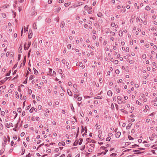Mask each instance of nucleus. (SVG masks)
Here are the masks:
<instances>
[{
	"mask_svg": "<svg viewBox=\"0 0 157 157\" xmlns=\"http://www.w3.org/2000/svg\"><path fill=\"white\" fill-rule=\"evenodd\" d=\"M33 35L32 32L31 30H29L28 34V38L29 39L32 38Z\"/></svg>",
	"mask_w": 157,
	"mask_h": 157,
	"instance_id": "f257e3e1",
	"label": "nucleus"
},
{
	"mask_svg": "<svg viewBox=\"0 0 157 157\" xmlns=\"http://www.w3.org/2000/svg\"><path fill=\"white\" fill-rule=\"evenodd\" d=\"M7 139L5 137V140H4V141L2 143V146L3 147H5V145L6 144L7 141Z\"/></svg>",
	"mask_w": 157,
	"mask_h": 157,
	"instance_id": "f03ea898",
	"label": "nucleus"
},
{
	"mask_svg": "<svg viewBox=\"0 0 157 157\" xmlns=\"http://www.w3.org/2000/svg\"><path fill=\"white\" fill-rule=\"evenodd\" d=\"M121 135V132H118L115 135L116 137L119 138Z\"/></svg>",
	"mask_w": 157,
	"mask_h": 157,
	"instance_id": "7ed1b4c3",
	"label": "nucleus"
},
{
	"mask_svg": "<svg viewBox=\"0 0 157 157\" xmlns=\"http://www.w3.org/2000/svg\"><path fill=\"white\" fill-rule=\"evenodd\" d=\"M155 136V133L153 134L151 136L149 137V139L150 140H152L153 138Z\"/></svg>",
	"mask_w": 157,
	"mask_h": 157,
	"instance_id": "20e7f679",
	"label": "nucleus"
},
{
	"mask_svg": "<svg viewBox=\"0 0 157 157\" xmlns=\"http://www.w3.org/2000/svg\"><path fill=\"white\" fill-rule=\"evenodd\" d=\"M58 145L59 146H64L65 145V143L63 141H62L60 142H59L58 144Z\"/></svg>",
	"mask_w": 157,
	"mask_h": 157,
	"instance_id": "39448f33",
	"label": "nucleus"
},
{
	"mask_svg": "<svg viewBox=\"0 0 157 157\" xmlns=\"http://www.w3.org/2000/svg\"><path fill=\"white\" fill-rule=\"evenodd\" d=\"M67 93L69 96H72V92L69 89H67Z\"/></svg>",
	"mask_w": 157,
	"mask_h": 157,
	"instance_id": "423d86ee",
	"label": "nucleus"
},
{
	"mask_svg": "<svg viewBox=\"0 0 157 157\" xmlns=\"http://www.w3.org/2000/svg\"><path fill=\"white\" fill-rule=\"evenodd\" d=\"M107 94L109 96H111L112 95V92L111 90H109L107 92Z\"/></svg>",
	"mask_w": 157,
	"mask_h": 157,
	"instance_id": "0eeeda50",
	"label": "nucleus"
},
{
	"mask_svg": "<svg viewBox=\"0 0 157 157\" xmlns=\"http://www.w3.org/2000/svg\"><path fill=\"white\" fill-rule=\"evenodd\" d=\"M65 25V22L63 21H62L60 24V27L61 28L63 27Z\"/></svg>",
	"mask_w": 157,
	"mask_h": 157,
	"instance_id": "6e6552de",
	"label": "nucleus"
},
{
	"mask_svg": "<svg viewBox=\"0 0 157 157\" xmlns=\"http://www.w3.org/2000/svg\"><path fill=\"white\" fill-rule=\"evenodd\" d=\"M33 28L34 29H36L37 28L36 23V22H34L33 24Z\"/></svg>",
	"mask_w": 157,
	"mask_h": 157,
	"instance_id": "1a4fd4ad",
	"label": "nucleus"
},
{
	"mask_svg": "<svg viewBox=\"0 0 157 157\" xmlns=\"http://www.w3.org/2000/svg\"><path fill=\"white\" fill-rule=\"evenodd\" d=\"M79 65L82 68H84L85 67V66L82 65V63L80 62L79 63Z\"/></svg>",
	"mask_w": 157,
	"mask_h": 157,
	"instance_id": "9d476101",
	"label": "nucleus"
},
{
	"mask_svg": "<svg viewBox=\"0 0 157 157\" xmlns=\"http://www.w3.org/2000/svg\"><path fill=\"white\" fill-rule=\"evenodd\" d=\"M97 16L99 17H101L102 16V14L101 13L99 12L97 14Z\"/></svg>",
	"mask_w": 157,
	"mask_h": 157,
	"instance_id": "9b49d317",
	"label": "nucleus"
},
{
	"mask_svg": "<svg viewBox=\"0 0 157 157\" xmlns=\"http://www.w3.org/2000/svg\"><path fill=\"white\" fill-rule=\"evenodd\" d=\"M102 98V96H98L94 98V99H101Z\"/></svg>",
	"mask_w": 157,
	"mask_h": 157,
	"instance_id": "f8f14e48",
	"label": "nucleus"
},
{
	"mask_svg": "<svg viewBox=\"0 0 157 157\" xmlns=\"http://www.w3.org/2000/svg\"><path fill=\"white\" fill-rule=\"evenodd\" d=\"M19 53H21L22 52V46H20L19 48Z\"/></svg>",
	"mask_w": 157,
	"mask_h": 157,
	"instance_id": "ddd939ff",
	"label": "nucleus"
},
{
	"mask_svg": "<svg viewBox=\"0 0 157 157\" xmlns=\"http://www.w3.org/2000/svg\"><path fill=\"white\" fill-rule=\"evenodd\" d=\"M132 124L131 123H129L128 125L126 127V129H129L130 127H131Z\"/></svg>",
	"mask_w": 157,
	"mask_h": 157,
	"instance_id": "4468645a",
	"label": "nucleus"
},
{
	"mask_svg": "<svg viewBox=\"0 0 157 157\" xmlns=\"http://www.w3.org/2000/svg\"><path fill=\"white\" fill-rule=\"evenodd\" d=\"M26 56H25L24 57V59L23 61V66H24L25 65V63H26Z\"/></svg>",
	"mask_w": 157,
	"mask_h": 157,
	"instance_id": "2eb2a0df",
	"label": "nucleus"
},
{
	"mask_svg": "<svg viewBox=\"0 0 157 157\" xmlns=\"http://www.w3.org/2000/svg\"><path fill=\"white\" fill-rule=\"evenodd\" d=\"M33 70L34 71V73L36 75L38 74V71H37L35 68H33Z\"/></svg>",
	"mask_w": 157,
	"mask_h": 157,
	"instance_id": "dca6fc26",
	"label": "nucleus"
},
{
	"mask_svg": "<svg viewBox=\"0 0 157 157\" xmlns=\"http://www.w3.org/2000/svg\"><path fill=\"white\" fill-rule=\"evenodd\" d=\"M145 9L147 10H150V8L149 6H147L145 8Z\"/></svg>",
	"mask_w": 157,
	"mask_h": 157,
	"instance_id": "f3484780",
	"label": "nucleus"
},
{
	"mask_svg": "<svg viewBox=\"0 0 157 157\" xmlns=\"http://www.w3.org/2000/svg\"><path fill=\"white\" fill-rule=\"evenodd\" d=\"M5 149L4 148H2L1 149L0 151V155H2V153H3L5 151Z\"/></svg>",
	"mask_w": 157,
	"mask_h": 157,
	"instance_id": "a211bd4d",
	"label": "nucleus"
},
{
	"mask_svg": "<svg viewBox=\"0 0 157 157\" xmlns=\"http://www.w3.org/2000/svg\"><path fill=\"white\" fill-rule=\"evenodd\" d=\"M111 25L113 27H114L115 26V28H116L117 27V25H115V23H111Z\"/></svg>",
	"mask_w": 157,
	"mask_h": 157,
	"instance_id": "6ab92c4d",
	"label": "nucleus"
},
{
	"mask_svg": "<svg viewBox=\"0 0 157 157\" xmlns=\"http://www.w3.org/2000/svg\"><path fill=\"white\" fill-rule=\"evenodd\" d=\"M126 102L124 100L123 101H121L120 102H119V101H118V103L119 104H121L122 103L123 104L125 103Z\"/></svg>",
	"mask_w": 157,
	"mask_h": 157,
	"instance_id": "aec40b11",
	"label": "nucleus"
},
{
	"mask_svg": "<svg viewBox=\"0 0 157 157\" xmlns=\"http://www.w3.org/2000/svg\"><path fill=\"white\" fill-rule=\"evenodd\" d=\"M117 154L115 153H113L110 155V156H113V157H115L117 155Z\"/></svg>",
	"mask_w": 157,
	"mask_h": 157,
	"instance_id": "412c9836",
	"label": "nucleus"
},
{
	"mask_svg": "<svg viewBox=\"0 0 157 157\" xmlns=\"http://www.w3.org/2000/svg\"><path fill=\"white\" fill-rule=\"evenodd\" d=\"M71 110L74 112V107L73 106V105L72 104H71Z\"/></svg>",
	"mask_w": 157,
	"mask_h": 157,
	"instance_id": "4be33fe9",
	"label": "nucleus"
},
{
	"mask_svg": "<svg viewBox=\"0 0 157 157\" xmlns=\"http://www.w3.org/2000/svg\"><path fill=\"white\" fill-rule=\"evenodd\" d=\"M71 45L70 44H69L67 46V48L68 49H70L71 48Z\"/></svg>",
	"mask_w": 157,
	"mask_h": 157,
	"instance_id": "5701e85b",
	"label": "nucleus"
},
{
	"mask_svg": "<svg viewBox=\"0 0 157 157\" xmlns=\"http://www.w3.org/2000/svg\"><path fill=\"white\" fill-rule=\"evenodd\" d=\"M26 43H25V44H24V48L25 50H27L29 48L28 47L27 48V47H26Z\"/></svg>",
	"mask_w": 157,
	"mask_h": 157,
	"instance_id": "b1692460",
	"label": "nucleus"
},
{
	"mask_svg": "<svg viewBox=\"0 0 157 157\" xmlns=\"http://www.w3.org/2000/svg\"><path fill=\"white\" fill-rule=\"evenodd\" d=\"M151 30L153 31V30H155L156 31H157V27H155V28L153 27L151 29Z\"/></svg>",
	"mask_w": 157,
	"mask_h": 157,
	"instance_id": "393cba45",
	"label": "nucleus"
},
{
	"mask_svg": "<svg viewBox=\"0 0 157 157\" xmlns=\"http://www.w3.org/2000/svg\"><path fill=\"white\" fill-rule=\"evenodd\" d=\"M31 44V42L29 41L28 43V47L29 48Z\"/></svg>",
	"mask_w": 157,
	"mask_h": 157,
	"instance_id": "a878e982",
	"label": "nucleus"
},
{
	"mask_svg": "<svg viewBox=\"0 0 157 157\" xmlns=\"http://www.w3.org/2000/svg\"><path fill=\"white\" fill-rule=\"evenodd\" d=\"M34 76L33 75H31L29 77V80H31L34 78Z\"/></svg>",
	"mask_w": 157,
	"mask_h": 157,
	"instance_id": "bb28decb",
	"label": "nucleus"
},
{
	"mask_svg": "<svg viewBox=\"0 0 157 157\" xmlns=\"http://www.w3.org/2000/svg\"><path fill=\"white\" fill-rule=\"evenodd\" d=\"M58 72L60 74H62V70L61 69H60L58 70Z\"/></svg>",
	"mask_w": 157,
	"mask_h": 157,
	"instance_id": "cd10ccee",
	"label": "nucleus"
},
{
	"mask_svg": "<svg viewBox=\"0 0 157 157\" xmlns=\"http://www.w3.org/2000/svg\"><path fill=\"white\" fill-rule=\"evenodd\" d=\"M88 8V6L87 5H86L84 7V9L86 10H87Z\"/></svg>",
	"mask_w": 157,
	"mask_h": 157,
	"instance_id": "c85d7f7f",
	"label": "nucleus"
},
{
	"mask_svg": "<svg viewBox=\"0 0 157 157\" xmlns=\"http://www.w3.org/2000/svg\"><path fill=\"white\" fill-rule=\"evenodd\" d=\"M17 111L19 113L21 112V108H20V107L18 108L17 109Z\"/></svg>",
	"mask_w": 157,
	"mask_h": 157,
	"instance_id": "c756f323",
	"label": "nucleus"
},
{
	"mask_svg": "<svg viewBox=\"0 0 157 157\" xmlns=\"http://www.w3.org/2000/svg\"><path fill=\"white\" fill-rule=\"evenodd\" d=\"M4 82H5V81L3 80L0 81V85L3 84Z\"/></svg>",
	"mask_w": 157,
	"mask_h": 157,
	"instance_id": "7c9ffc66",
	"label": "nucleus"
},
{
	"mask_svg": "<svg viewBox=\"0 0 157 157\" xmlns=\"http://www.w3.org/2000/svg\"><path fill=\"white\" fill-rule=\"evenodd\" d=\"M128 138L130 140H133L134 139L132 137L130 136H128Z\"/></svg>",
	"mask_w": 157,
	"mask_h": 157,
	"instance_id": "2f4dec72",
	"label": "nucleus"
},
{
	"mask_svg": "<svg viewBox=\"0 0 157 157\" xmlns=\"http://www.w3.org/2000/svg\"><path fill=\"white\" fill-rule=\"evenodd\" d=\"M10 78V77H6L4 78V79L3 80L5 82L8 78Z\"/></svg>",
	"mask_w": 157,
	"mask_h": 157,
	"instance_id": "473e14b6",
	"label": "nucleus"
},
{
	"mask_svg": "<svg viewBox=\"0 0 157 157\" xmlns=\"http://www.w3.org/2000/svg\"><path fill=\"white\" fill-rule=\"evenodd\" d=\"M117 98L118 100L121 101V98L120 96H117Z\"/></svg>",
	"mask_w": 157,
	"mask_h": 157,
	"instance_id": "72a5a7b5",
	"label": "nucleus"
},
{
	"mask_svg": "<svg viewBox=\"0 0 157 157\" xmlns=\"http://www.w3.org/2000/svg\"><path fill=\"white\" fill-rule=\"evenodd\" d=\"M119 71L118 69H117L115 71V73L117 74H118L119 73Z\"/></svg>",
	"mask_w": 157,
	"mask_h": 157,
	"instance_id": "f704fd0d",
	"label": "nucleus"
},
{
	"mask_svg": "<svg viewBox=\"0 0 157 157\" xmlns=\"http://www.w3.org/2000/svg\"><path fill=\"white\" fill-rule=\"evenodd\" d=\"M142 57V58L144 59L146 58V56L145 54H144L143 55Z\"/></svg>",
	"mask_w": 157,
	"mask_h": 157,
	"instance_id": "c9c22d12",
	"label": "nucleus"
},
{
	"mask_svg": "<svg viewBox=\"0 0 157 157\" xmlns=\"http://www.w3.org/2000/svg\"><path fill=\"white\" fill-rule=\"evenodd\" d=\"M33 110H34V109H33V107H32V108L30 110H29V112L30 113H33Z\"/></svg>",
	"mask_w": 157,
	"mask_h": 157,
	"instance_id": "e433bc0d",
	"label": "nucleus"
},
{
	"mask_svg": "<svg viewBox=\"0 0 157 157\" xmlns=\"http://www.w3.org/2000/svg\"><path fill=\"white\" fill-rule=\"evenodd\" d=\"M27 82V78L23 82V84H26Z\"/></svg>",
	"mask_w": 157,
	"mask_h": 157,
	"instance_id": "4c0bfd02",
	"label": "nucleus"
},
{
	"mask_svg": "<svg viewBox=\"0 0 157 157\" xmlns=\"http://www.w3.org/2000/svg\"><path fill=\"white\" fill-rule=\"evenodd\" d=\"M101 128V126L100 125H98L96 127V129H100Z\"/></svg>",
	"mask_w": 157,
	"mask_h": 157,
	"instance_id": "58836bf2",
	"label": "nucleus"
},
{
	"mask_svg": "<svg viewBox=\"0 0 157 157\" xmlns=\"http://www.w3.org/2000/svg\"><path fill=\"white\" fill-rule=\"evenodd\" d=\"M122 82V79H120L117 81V82L119 83H121Z\"/></svg>",
	"mask_w": 157,
	"mask_h": 157,
	"instance_id": "ea45409f",
	"label": "nucleus"
},
{
	"mask_svg": "<svg viewBox=\"0 0 157 157\" xmlns=\"http://www.w3.org/2000/svg\"><path fill=\"white\" fill-rule=\"evenodd\" d=\"M111 138L109 137H108L106 139V141H110V140H111Z\"/></svg>",
	"mask_w": 157,
	"mask_h": 157,
	"instance_id": "a19ab883",
	"label": "nucleus"
},
{
	"mask_svg": "<svg viewBox=\"0 0 157 157\" xmlns=\"http://www.w3.org/2000/svg\"><path fill=\"white\" fill-rule=\"evenodd\" d=\"M16 93V98H19V95H18V93L17 92Z\"/></svg>",
	"mask_w": 157,
	"mask_h": 157,
	"instance_id": "79ce46f5",
	"label": "nucleus"
},
{
	"mask_svg": "<svg viewBox=\"0 0 157 157\" xmlns=\"http://www.w3.org/2000/svg\"><path fill=\"white\" fill-rule=\"evenodd\" d=\"M129 63L130 64H133L134 63V61L133 60H131L129 61Z\"/></svg>",
	"mask_w": 157,
	"mask_h": 157,
	"instance_id": "37998d69",
	"label": "nucleus"
},
{
	"mask_svg": "<svg viewBox=\"0 0 157 157\" xmlns=\"http://www.w3.org/2000/svg\"><path fill=\"white\" fill-rule=\"evenodd\" d=\"M113 62L114 63L116 64H117L118 63V61L117 60H115Z\"/></svg>",
	"mask_w": 157,
	"mask_h": 157,
	"instance_id": "c03bdc74",
	"label": "nucleus"
},
{
	"mask_svg": "<svg viewBox=\"0 0 157 157\" xmlns=\"http://www.w3.org/2000/svg\"><path fill=\"white\" fill-rule=\"evenodd\" d=\"M117 98L116 96L114 97L113 98V101H116L117 100Z\"/></svg>",
	"mask_w": 157,
	"mask_h": 157,
	"instance_id": "a18cd8bd",
	"label": "nucleus"
},
{
	"mask_svg": "<svg viewBox=\"0 0 157 157\" xmlns=\"http://www.w3.org/2000/svg\"><path fill=\"white\" fill-rule=\"evenodd\" d=\"M145 109L148 110L149 109V108L148 105H146L145 106Z\"/></svg>",
	"mask_w": 157,
	"mask_h": 157,
	"instance_id": "49530a36",
	"label": "nucleus"
},
{
	"mask_svg": "<svg viewBox=\"0 0 157 157\" xmlns=\"http://www.w3.org/2000/svg\"><path fill=\"white\" fill-rule=\"evenodd\" d=\"M82 98L81 97H79L78 98V99H77V100H78V101H81L82 100Z\"/></svg>",
	"mask_w": 157,
	"mask_h": 157,
	"instance_id": "de8ad7c7",
	"label": "nucleus"
},
{
	"mask_svg": "<svg viewBox=\"0 0 157 157\" xmlns=\"http://www.w3.org/2000/svg\"><path fill=\"white\" fill-rule=\"evenodd\" d=\"M25 152V149H22V151L21 153V155H23Z\"/></svg>",
	"mask_w": 157,
	"mask_h": 157,
	"instance_id": "09e8293b",
	"label": "nucleus"
},
{
	"mask_svg": "<svg viewBox=\"0 0 157 157\" xmlns=\"http://www.w3.org/2000/svg\"><path fill=\"white\" fill-rule=\"evenodd\" d=\"M17 63H16L15 64V65L13 67V69H15V68H16L17 67Z\"/></svg>",
	"mask_w": 157,
	"mask_h": 157,
	"instance_id": "8fccbe9b",
	"label": "nucleus"
},
{
	"mask_svg": "<svg viewBox=\"0 0 157 157\" xmlns=\"http://www.w3.org/2000/svg\"><path fill=\"white\" fill-rule=\"evenodd\" d=\"M61 10V8L60 7H58L56 9V10L57 11V12H59Z\"/></svg>",
	"mask_w": 157,
	"mask_h": 157,
	"instance_id": "3c124183",
	"label": "nucleus"
},
{
	"mask_svg": "<svg viewBox=\"0 0 157 157\" xmlns=\"http://www.w3.org/2000/svg\"><path fill=\"white\" fill-rule=\"evenodd\" d=\"M99 82L100 83H101L102 82V80L101 78H99Z\"/></svg>",
	"mask_w": 157,
	"mask_h": 157,
	"instance_id": "603ef678",
	"label": "nucleus"
},
{
	"mask_svg": "<svg viewBox=\"0 0 157 157\" xmlns=\"http://www.w3.org/2000/svg\"><path fill=\"white\" fill-rule=\"evenodd\" d=\"M78 142H77L76 143V142H75L73 144V146H76L77 145V144H78Z\"/></svg>",
	"mask_w": 157,
	"mask_h": 157,
	"instance_id": "864d4df0",
	"label": "nucleus"
},
{
	"mask_svg": "<svg viewBox=\"0 0 157 157\" xmlns=\"http://www.w3.org/2000/svg\"><path fill=\"white\" fill-rule=\"evenodd\" d=\"M68 85L69 86H72V84L71 82H69L68 83Z\"/></svg>",
	"mask_w": 157,
	"mask_h": 157,
	"instance_id": "5fc2aeb1",
	"label": "nucleus"
},
{
	"mask_svg": "<svg viewBox=\"0 0 157 157\" xmlns=\"http://www.w3.org/2000/svg\"><path fill=\"white\" fill-rule=\"evenodd\" d=\"M1 114L2 116H4L5 114V112L4 111H2Z\"/></svg>",
	"mask_w": 157,
	"mask_h": 157,
	"instance_id": "6e6d98bb",
	"label": "nucleus"
},
{
	"mask_svg": "<svg viewBox=\"0 0 157 157\" xmlns=\"http://www.w3.org/2000/svg\"><path fill=\"white\" fill-rule=\"evenodd\" d=\"M64 2L63 0H59V3H63Z\"/></svg>",
	"mask_w": 157,
	"mask_h": 157,
	"instance_id": "4d7b16f0",
	"label": "nucleus"
},
{
	"mask_svg": "<svg viewBox=\"0 0 157 157\" xmlns=\"http://www.w3.org/2000/svg\"><path fill=\"white\" fill-rule=\"evenodd\" d=\"M78 96V95L76 94H75L74 95V97L75 98H77Z\"/></svg>",
	"mask_w": 157,
	"mask_h": 157,
	"instance_id": "13d9d810",
	"label": "nucleus"
},
{
	"mask_svg": "<svg viewBox=\"0 0 157 157\" xmlns=\"http://www.w3.org/2000/svg\"><path fill=\"white\" fill-rule=\"evenodd\" d=\"M25 134V133L24 132H22L21 134V137L23 136Z\"/></svg>",
	"mask_w": 157,
	"mask_h": 157,
	"instance_id": "bf43d9fd",
	"label": "nucleus"
},
{
	"mask_svg": "<svg viewBox=\"0 0 157 157\" xmlns=\"http://www.w3.org/2000/svg\"><path fill=\"white\" fill-rule=\"evenodd\" d=\"M66 62V60L64 59H63L62 60V63L63 64H65Z\"/></svg>",
	"mask_w": 157,
	"mask_h": 157,
	"instance_id": "052dcab7",
	"label": "nucleus"
},
{
	"mask_svg": "<svg viewBox=\"0 0 157 157\" xmlns=\"http://www.w3.org/2000/svg\"><path fill=\"white\" fill-rule=\"evenodd\" d=\"M152 64L154 66H155V68H157V66L156 65V63L155 62H153Z\"/></svg>",
	"mask_w": 157,
	"mask_h": 157,
	"instance_id": "680f3d73",
	"label": "nucleus"
},
{
	"mask_svg": "<svg viewBox=\"0 0 157 157\" xmlns=\"http://www.w3.org/2000/svg\"><path fill=\"white\" fill-rule=\"evenodd\" d=\"M3 128V126L2 124L0 123V129H2Z\"/></svg>",
	"mask_w": 157,
	"mask_h": 157,
	"instance_id": "e2e57ef3",
	"label": "nucleus"
},
{
	"mask_svg": "<svg viewBox=\"0 0 157 157\" xmlns=\"http://www.w3.org/2000/svg\"><path fill=\"white\" fill-rule=\"evenodd\" d=\"M69 5V3H66L64 4V6L65 7Z\"/></svg>",
	"mask_w": 157,
	"mask_h": 157,
	"instance_id": "0e129e2a",
	"label": "nucleus"
},
{
	"mask_svg": "<svg viewBox=\"0 0 157 157\" xmlns=\"http://www.w3.org/2000/svg\"><path fill=\"white\" fill-rule=\"evenodd\" d=\"M88 151L90 152H91L92 151V150L91 148H89L88 150Z\"/></svg>",
	"mask_w": 157,
	"mask_h": 157,
	"instance_id": "69168bd1",
	"label": "nucleus"
},
{
	"mask_svg": "<svg viewBox=\"0 0 157 157\" xmlns=\"http://www.w3.org/2000/svg\"><path fill=\"white\" fill-rule=\"evenodd\" d=\"M2 17H4L5 18L6 17V15L5 13H3L2 14Z\"/></svg>",
	"mask_w": 157,
	"mask_h": 157,
	"instance_id": "338daca9",
	"label": "nucleus"
},
{
	"mask_svg": "<svg viewBox=\"0 0 157 157\" xmlns=\"http://www.w3.org/2000/svg\"><path fill=\"white\" fill-rule=\"evenodd\" d=\"M30 156V153H29L27 155H26V157H29Z\"/></svg>",
	"mask_w": 157,
	"mask_h": 157,
	"instance_id": "774afa93",
	"label": "nucleus"
}]
</instances>
